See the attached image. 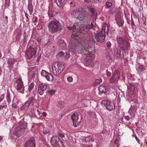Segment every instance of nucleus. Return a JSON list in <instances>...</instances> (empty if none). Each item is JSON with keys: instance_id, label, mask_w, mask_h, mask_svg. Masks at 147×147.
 Wrapping results in <instances>:
<instances>
[{"instance_id": "obj_63", "label": "nucleus", "mask_w": 147, "mask_h": 147, "mask_svg": "<svg viewBox=\"0 0 147 147\" xmlns=\"http://www.w3.org/2000/svg\"><path fill=\"white\" fill-rule=\"evenodd\" d=\"M135 124L136 125V127H137V123L136 122L135 123Z\"/></svg>"}, {"instance_id": "obj_9", "label": "nucleus", "mask_w": 147, "mask_h": 147, "mask_svg": "<svg viewBox=\"0 0 147 147\" xmlns=\"http://www.w3.org/2000/svg\"><path fill=\"white\" fill-rule=\"evenodd\" d=\"M18 124L19 127L16 128L14 133V135L18 137L20 136L21 132L24 131L26 127L24 123L21 121L19 122Z\"/></svg>"}, {"instance_id": "obj_61", "label": "nucleus", "mask_w": 147, "mask_h": 147, "mask_svg": "<svg viewBox=\"0 0 147 147\" xmlns=\"http://www.w3.org/2000/svg\"><path fill=\"white\" fill-rule=\"evenodd\" d=\"M7 99H8L9 98V94H7Z\"/></svg>"}, {"instance_id": "obj_1", "label": "nucleus", "mask_w": 147, "mask_h": 147, "mask_svg": "<svg viewBox=\"0 0 147 147\" xmlns=\"http://www.w3.org/2000/svg\"><path fill=\"white\" fill-rule=\"evenodd\" d=\"M71 41H70L69 44V50L74 53H83L85 55H88L85 59V65L89 67H92L94 65V55L93 54L89 55L90 53L88 51L84 50L83 45L78 41L74 42V45L72 47L71 45Z\"/></svg>"}, {"instance_id": "obj_12", "label": "nucleus", "mask_w": 147, "mask_h": 147, "mask_svg": "<svg viewBox=\"0 0 147 147\" xmlns=\"http://www.w3.org/2000/svg\"><path fill=\"white\" fill-rule=\"evenodd\" d=\"M79 114L77 112L75 113L71 116L72 120L73 125L76 127L80 123V121H78Z\"/></svg>"}, {"instance_id": "obj_57", "label": "nucleus", "mask_w": 147, "mask_h": 147, "mask_svg": "<svg viewBox=\"0 0 147 147\" xmlns=\"http://www.w3.org/2000/svg\"><path fill=\"white\" fill-rule=\"evenodd\" d=\"M37 113V114L39 115H40V111L39 109H37V111H36Z\"/></svg>"}, {"instance_id": "obj_10", "label": "nucleus", "mask_w": 147, "mask_h": 147, "mask_svg": "<svg viewBox=\"0 0 147 147\" xmlns=\"http://www.w3.org/2000/svg\"><path fill=\"white\" fill-rule=\"evenodd\" d=\"M17 89L19 92L23 94L24 92V86L23 82L21 78H19L17 80Z\"/></svg>"}, {"instance_id": "obj_58", "label": "nucleus", "mask_w": 147, "mask_h": 147, "mask_svg": "<svg viewBox=\"0 0 147 147\" xmlns=\"http://www.w3.org/2000/svg\"><path fill=\"white\" fill-rule=\"evenodd\" d=\"M97 1V0H91V2L92 3H95Z\"/></svg>"}, {"instance_id": "obj_25", "label": "nucleus", "mask_w": 147, "mask_h": 147, "mask_svg": "<svg viewBox=\"0 0 147 147\" xmlns=\"http://www.w3.org/2000/svg\"><path fill=\"white\" fill-rule=\"evenodd\" d=\"M34 83L32 82L30 84H28V90L29 91L28 94H30V92L32 90L34 86Z\"/></svg>"}, {"instance_id": "obj_38", "label": "nucleus", "mask_w": 147, "mask_h": 147, "mask_svg": "<svg viewBox=\"0 0 147 147\" xmlns=\"http://www.w3.org/2000/svg\"><path fill=\"white\" fill-rule=\"evenodd\" d=\"M35 67H31L29 69L30 71H32L34 74V72H35Z\"/></svg>"}, {"instance_id": "obj_64", "label": "nucleus", "mask_w": 147, "mask_h": 147, "mask_svg": "<svg viewBox=\"0 0 147 147\" xmlns=\"http://www.w3.org/2000/svg\"><path fill=\"white\" fill-rule=\"evenodd\" d=\"M2 138H3L2 137L0 136V140H1Z\"/></svg>"}, {"instance_id": "obj_40", "label": "nucleus", "mask_w": 147, "mask_h": 147, "mask_svg": "<svg viewBox=\"0 0 147 147\" xmlns=\"http://www.w3.org/2000/svg\"><path fill=\"white\" fill-rule=\"evenodd\" d=\"M106 6L107 8H109L112 6V4L111 3L107 2L106 3Z\"/></svg>"}, {"instance_id": "obj_18", "label": "nucleus", "mask_w": 147, "mask_h": 147, "mask_svg": "<svg viewBox=\"0 0 147 147\" xmlns=\"http://www.w3.org/2000/svg\"><path fill=\"white\" fill-rule=\"evenodd\" d=\"M98 90L99 92L106 94L108 90V87L106 86L101 85L99 87Z\"/></svg>"}, {"instance_id": "obj_24", "label": "nucleus", "mask_w": 147, "mask_h": 147, "mask_svg": "<svg viewBox=\"0 0 147 147\" xmlns=\"http://www.w3.org/2000/svg\"><path fill=\"white\" fill-rule=\"evenodd\" d=\"M145 68L142 65H140L137 69L138 71V73L140 74L142 72H143L145 70Z\"/></svg>"}, {"instance_id": "obj_11", "label": "nucleus", "mask_w": 147, "mask_h": 147, "mask_svg": "<svg viewBox=\"0 0 147 147\" xmlns=\"http://www.w3.org/2000/svg\"><path fill=\"white\" fill-rule=\"evenodd\" d=\"M85 140L83 141L82 145L84 146V147H92L91 146L88 145L89 142H92L94 141V137L92 136H90L86 137V138H84V140Z\"/></svg>"}, {"instance_id": "obj_27", "label": "nucleus", "mask_w": 147, "mask_h": 147, "mask_svg": "<svg viewBox=\"0 0 147 147\" xmlns=\"http://www.w3.org/2000/svg\"><path fill=\"white\" fill-rule=\"evenodd\" d=\"M61 55L63 56L65 59H68L69 57L70 54L68 52H66L65 53H63L62 52H61Z\"/></svg>"}, {"instance_id": "obj_54", "label": "nucleus", "mask_w": 147, "mask_h": 147, "mask_svg": "<svg viewBox=\"0 0 147 147\" xmlns=\"http://www.w3.org/2000/svg\"><path fill=\"white\" fill-rule=\"evenodd\" d=\"M85 2L87 3L91 2V0H84Z\"/></svg>"}, {"instance_id": "obj_53", "label": "nucleus", "mask_w": 147, "mask_h": 147, "mask_svg": "<svg viewBox=\"0 0 147 147\" xmlns=\"http://www.w3.org/2000/svg\"><path fill=\"white\" fill-rule=\"evenodd\" d=\"M42 114L43 116L44 117H46L47 115V113L45 111L43 112L42 113Z\"/></svg>"}, {"instance_id": "obj_20", "label": "nucleus", "mask_w": 147, "mask_h": 147, "mask_svg": "<svg viewBox=\"0 0 147 147\" xmlns=\"http://www.w3.org/2000/svg\"><path fill=\"white\" fill-rule=\"evenodd\" d=\"M33 99V97L30 98L26 102L24 105L22 107L21 109H22L25 107H28Z\"/></svg>"}, {"instance_id": "obj_41", "label": "nucleus", "mask_w": 147, "mask_h": 147, "mask_svg": "<svg viewBox=\"0 0 147 147\" xmlns=\"http://www.w3.org/2000/svg\"><path fill=\"white\" fill-rule=\"evenodd\" d=\"M89 9V8L87 6H84V8H83L82 10V12H83V11H87Z\"/></svg>"}, {"instance_id": "obj_32", "label": "nucleus", "mask_w": 147, "mask_h": 147, "mask_svg": "<svg viewBox=\"0 0 147 147\" xmlns=\"http://www.w3.org/2000/svg\"><path fill=\"white\" fill-rule=\"evenodd\" d=\"M28 8L30 11H32L33 10V6L31 3H29L28 4Z\"/></svg>"}, {"instance_id": "obj_59", "label": "nucleus", "mask_w": 147, "mask_h": 147, "mask_svg": "<svg viewBox=\"0 0 147 147\" xmlns=\"http://www.w3.org/2000/svg\"><path fill=\"white\" fill-rule=\"evenodd\" d=\"M142 18H143V20L144 21H146V17H144V16H143L142 17Z\"/></svg>"}, {"instance_id": "obj_46", "label": "nucleus", "mask_w": 147, "mask_h": 147, "mask_svg": "<svg viewBox=\"0 0 147 147\" xmlns=\"http://www.w3.org/2000/svg\"><path fill=\"white\" fill-rule=\"evenodd\" d=\"M119 141L117 140H116L115 141V144L117 145V147H118L119 146Z\"/></svg>"}, {"instance_id": "obj_6", "label": "nucleus", "mask_w": 147, "mask_h": 147, "mask_svg": "<svg viewBox=\"0 0 147 147\" xmlns=\"http://www.w3.org/2000/svg\"><path fill=\"white\" fill-rule=\"evenodd\" d=\"M102 105L105 106L106 109L109 111H112L115 108V105L112 101H110L108 100H102L101 103Z\"/></svg>"}, {"instance_id": "obj_5", "label": "nucleus", "mask_w": 147, "mask_h": 147, "mask_svg": "<svg viewBox=\"0 0 147 147\" xmlns=\"http://www.w3.org/2000/svg\"><path fill=\"white\" fill-rule=\"evenodd\" d=\"M51 140V142L54 147H65L63 142L58 136H53Z\"/></svg>"}, {"instance_id": "obj_3", "label": "nucleus", "mask_w": 147, "mask_h": 147, "mask_svg": "<svg viewBox=\"0 0 147 147\" xmlns=\"http://www.w3.org/2000/svg\"><path fill=\"white\" fill-rule=\"evenodd\" d=\"M48 27L49 31L52 34L60 31L62 26L59 21L54 19L49 22Z\"/></svg>"}, {"instance_id": "obj_4", "label": "nucleus", "mask_w": 147, "mask_h": 147, "mask_svg": "<svg viewBox=\"0 0 147 147\" xmlns=\"http://www.w3.org/2000/svg\"><path fill=\"white\" fill-rule=\"evenodd\" d=\"M52 71L53 74L58 76L63 71L64 68L63 65L60 63H56L52 67Z\"/></svg>"}, {"instance_id": "obj_47", "label": "nucleus", "mask_w": 147, "mask_h": 147, "mask_svg": "<svg viewBox=\"0 0 147 147\" xmlns=\"http://www.w3.org/2000/svg\"><path fill=\"white\" fill-rule=\"evenodd\" d=\"M131 26H133L135 24L134 23V21L132 17H131Z\"/></svg>"}, {"instance_id": "obj_60", "label": "nucleus", "mask_w": 147, "mask_h": 147, "mask_svg": "<svg viewBox=\"0 0 147 147\" xmlns=\"http://www.w3.org/2000/svg\"><path fill=\"white\" fill-rule=\"evenodd\" d=\"M6 106H7V105H5V106H1L0 107V109H1V108L5 107H6Z\"/></svg>"}, {"instance_id": "obj_7", "label": "nucleus", "mask_w": 147, "mask_h": 147, "mask_svg": "<svg viewBox=\"0 0 147 147\" xmlns=\"http://www.w3.org/2000/svg\"><path fill=\"white\" fill-rule=\"evenodd\" d=\"M127 86L128 90L126 93L127 96L129 98L134 97L136 94L134 91V84L133 83H130L127 85Z\"/></svg>"}, {"instance_id": "obj_28", "label": "nucleus", "mask_w": 147, "mask_h": 147, "mask_svg": "<svg viewBox=\"0 0 147 147\" xmlns=\"http://www.w3.org/2000/svg\"><path fill=\"white\" fill-rule=\"evenodd\" d=\"M45 77L48 81H52L53 80L52 76L49 73H48Z\"/></svg>"}, {"instance_id": "obj_49", "label": "nucleus", "mask_w": 147, "mask_h": 147, "mask_svg": "<svg viewBox=\"0 0 147 147\" xmlns=\"http://www.w3.org/2000/svg\"><path fill=\"white\" fill-rule=\"evenodd\" d=\"M37 20V18L36 17H34L33 19V20L34 22H35Z\"/></svg>"}, {"instance_id": "obj_56", "label": "nucleus", "mask_w": 147, "mask_h": 147, "mask_svg": "<svg viewBox=\"0 0 147 147\" xmlns=\"http://www.w3.org/2000/svg\"><path fill=\"white\" fill-rule=\"evenodd\" d=\"M135 138L136 140L139 143H139V139H138V138L136 136H135Z\"/></svg>"}, {"instance_id": "obj_35", "label": "nucleus", "mask_w": 147, "mask_h": 147, "mask_svg": "<svg viewBox=\"0 0 147 147\" xmlns=\"http://www.w3.org/2000/svg\"><path fill=\"white\" fill-rule=\"evenodd\" d=\"M49 93L52 95H54L55 92V90H49L48 91Z\"/></svg>"}, {"instance_id": "obj_14", "label": "nucleus", "mask_w": 147, "mask_h": 147, "mask_svg": "<svg viewBox=\"0 0 147 147\" xmlns=\"http://www.w3.org/2000/svg\"><path fill=\"white\" fill-rule=\"evenodd\" d=\"M119 73L117 71H115L109 80V82L111 83L116 82L117 80L119 78Z\"/></svg>"}, {"instance_id": "obj_16", "label": "nucleus", "mask_w": 147, "mask_h": 147, "mask_svg": "<svg viewBox=\"0 0 147 147\" xmlns=\"http://www.w3.org/2000/svg\"><path fill=\"white\" fill-rule=\"evenodd\" d=\"M47 85L43 83L39 84L38 88V92L40 95H41L44 92V91L47 88Z\"/></svg>"}, {"instance_id": "obj_51", "label": "nucleus", "mask_w": 147, "mask_h": 147, "mask_svg": "<svg viewBox=\"0 0 147 147\" xmlns=\"http://www.w3.org/2000/svg\"><path fill=\"white\" fill-rule=\"evenodd\" d=\"M106 74H107V76H109L111 75V73L110 72H109L108 71H107V73H106Z\"/></svg>"}, {"instance_id": "obj_29", "label": "nucleus", "mask_w": 147, "mask_h": 147, "mask_svg": "<svg viewBox=\"0 0 147 147\" xmlns=\"http://www.w3.org/2000/svg\"><path fill=\"white\" fill-rule=\"evenodd\" d=\"M59 43H60V46L61 48H64L66 47V43L65 42L64 40H61L60 41Z\"/></svg>"}, {"instance_id": "obj_43", "label": "nucleus", "mask_w": 147, "mask_h": 147, "mask_svg": "<svg viewBox=\"0 0 147 147\" xmlns=\"http://www.w3.org/2000/svg\"><path fill=\"white\" fill-rule=\"evenodd\" d=\"M130 115V117L131 118H134L135 117V113H129Z\"/></svg>"}, {"instance_id": "obj_34", "label": "nucleus", "mask_w": 147, "mask_h": 147, "mask_svg": "<svg viewBox=\"0 0 147 147\" xmlns=\"http://www.w3.org/2000/svg\"><path fill=\"white\" fill-rule=\"evenodd\" d=\"M80 12V11H73V13L72 14V15L74 17H76L79 14Z\"/></svg>"}, {"instance_id": "obj_48", "label": "nucleus", "mask_w": 147, "mask_h": 147, "mask_svg": "<svg viewBox=\"0 0 147 147\" xmlns=\"http://www.w3.org/2000/svg\"><path fill=\"white\" fill-rule=\"evenodd\" d=\"M35 110H36V109H34V108L33 109L32 111H31L30 112L29 114L30 115L31 114H35Z\"/></svg>"}, {"instance_id": "obj_19", "label": "nucleus", "mask_w": 147, "mask_h": 147, "mask_svg": "<svg viewBox=\"0 0 147 147\" xmlns=\"http://www.w3.org/2000/svg\"><path fill=\"white\" fill-rule=\"evenodd\" d=\"M77 26L76 25V23L74 25L73 28L72 27H69L67 28V29L69 30H71L72 29L73 32L72 34H77V32L78 31V28H76V26Z\"/></svg>"}, {"instance_id": "obj_8", "label": "nucleus", "mask_w": 147, "mask_h": 147, "mask_svg": "<svg viewBox=\"0 0 147 147\" xmlns=\"http://www.w3.org/2000/svg\"><path fill=\"white\" fill-rule=\"evenodd\" d=\"M117 42L120 47L124 48V50L127 49L129 47V45L127 41L123 39L121 36L118 37L117 39Z\"/></svg>"}, {"instance_id": "obj_30", "label": "nucleus", "mask_w": 147, "mask_h": 147, "mask_svg": "<svg viewBox=\"0 0 147 147\" xmlns=\"http://www.w3.org/2000/svg\"><path fill=\"white\" fill-rule=\"evenodd\" d=\"M90 12L92 13V15L94 16H95L96 14V11L94 8L90 7Z\"/></svg>"}, {"instance_id": "obj_45", "label": "nucleus", "mask_w": 147, "mask_h": 147, "mask_svg": "<svg viewBox=\"0 0 147 147\" xmlns=\"http://www.w3.org/2000/svg\"><path fill=\"white\" fill-rule=\"evenodd\" d=\"M124 118L126 121H128L130 119V117L128 116H125L124 117Z\"/></svg>"}, {"instance_id": "obj_31", "label": "nucleus", "mask_w": 147, "mask_h": 147, "mask_svg": "<svg viewBox=\"0 0 147 147\" xmlns=\"http://www.w3.org/2000/svg\"><path fill=\"white\" fill-rule=\"evenodd\" d=\"M94 26V25L92 23H91L90 24H88L86 26V29H91L93 28Z\"/></svg>"}, {"instance_id": "obj_22", "label": "nucleus", "mask_w": 147, "mask_h": 147, "mask_svg": "<svg viewBox=\"0 0 147 147\" xmlns=\"http://www.w3.org/2000/svg\"><path fill=\"white\" fill-rule=\"evenodd\" d=\"M21 30H17L16 31V39L17 40H18L20 39V36H21Z\"/></svg>"}, {"instance_id": "obj_44", "label": "nucleus", "mask_w": 147, "mask_h": 147, "mask_svg": "<svg viewBox=\"0 0 147 147\" xmlns=\"http://www.w3.org/2000/svg\"><path fill=\"white\" fill-rule=\"evenodd\" d=\"M58 135L59 137H61V138H63L65 136L64 134L62 133H58Z\"/></svg>"}, {"instance_id": "obj_36", "label": "nucleus", "mask_w": 147, "mask_h": 147, "mask_svg": "<svg viewBox=\"0 0 147 147\" xmlns=\"http://www.w3.org/2000/svg\"><path fill=\"white\" fill-rule=\"evenodd\" d=\"M84 19V17L83 16H81L80 15H79L77 17L76 21H77L78 20H80L82 21Z\"/></svg>"}, {"instance_id": "obj_50", "label": "nucleus", "mask_w": 147, "mask_h": 147, "mask_svg": "<svg viewBox=\"0 0 147 147\" xmlns=\"http://www.w3.org/2000/svg\"><path fill=\"white\" fill-rule=\"evenodd\" d=\"M106 45H107V46L108 47H110L111 46V44L109 42H108L107 43Z\"/></svg>"}, {"instance_id": "obj_17", "label": "nucleus", "mask_w": 147, "mask_h": 147, "mask_svg": "<svg viewBox=\"0 0 147 147\" xmlns=\"http://www.w3.org/2000/svg\"><path fill=\"white\" fill-rule=\"evenodd\" d=\"M125 50L124 49V48H121L120 47L119 48L117 51H116L115 53V55L117 57H120L121 55H124V51L125 52Z\"/></svg>"}, {"instance_id": "obj_42", "label": "nucleus", "mask_w": 147, "mask_h": 147, "mask_svg": "<svg viewBox=\"0 0 147 147\" xmlns=\"http://www.w3.org/2000/svg\"><path fill=\"white\" fill-rule=\"evenodd\" d=\"M67 80L69 82H71L73 80V78L72 77L69 76L67 78Z\"/></svg>"}, {"instance_id": "obj_39", "label": "nucleus", "mask_w": 147, "mask_h": 147, "mask_svg": "<svg viewBox=\"0 0 147 147\" xmlns=\"http://www.w3.org/2000/svg\"><path fill=\"white\" fill-rule=\"evenodd\" d=\"M90 114V115L91 116L94 118H95L96 117V113L95 112H91L89 113Z\"/></svg>"}, {"instance_id": "obj_33", "label": "nucleus", "mask_w": 147, "mask_h": 147, "mask_svg": "<svg viewBox=\"0 0 147 147\" xmlns=\"http://www.w3.org/2000/svg\"><path fill=\"white\" fill-rule=\"evenodd\" d=\"M48 73H47L46 71L44 70H42L41 72V76L45 77L48 74Z\"/></svg>"}, {"instance_id": "obj_37", "label": "nucleus", "mask_w": 147, "mask_h": 147, "mask_svg": "<svg viewBox=\"0 0 147 147\" xmlns=\"http://www.w3.org/2000/svg\"><path fill=\"white\" fill-rule=\"evenodd\" d=\"M102 82L101 80L100 79H97L95 80V84H100Z\"/></svg>"}, {"instance_id": "obj_23", "label": "nucleus", "mask_w": 147, "mask_h": 147, "mask_svg": "<svg viewBox=\"0 0 147 147\" xmlns=\"http://www.w3.org/2000/svg\"><path fill=\"white\" fill-rule=\"evenodd\" d=\"M65 0H55V3L59 7L61 6L65 3Z\"/></svg>"}, {"instance_id": "obj_52", "label": "nucleus", "mask_w": 147, "mask_h": 147, "mask_svg": "<svg viewBox=\"0 0 147 147\" xmlns=\"http://www.w3.org/2000/svg\"><path fill=\"white\" fill-rule=\"evenodd\" d=\"M4 96L3 95H1L0 97V102L3 100Z\"/></svg>"}, {"instance_id": "obj_26", "label": "nucleus", "mask_w": 147, "mask_h": 147, "mask_svg": "<svg viewBox=\"0 0 147 147\" xmlns=\"http://www.w3.org/2000/svg\"><path fill=\"white\" fill-rule=\"evenodd\" d=\"M137 108L136 107H131L128 111L129 113H135L136 111Z\"/></svg>"}, {"instance_id": "obj_55", "label": "nucleus", "mask_w": 147, "mask_h": 147, "mask_svg": "<svg viewBox=\"0 0 147 147\" xmlns=\"http://www.w3.org/2000/svg\"><path fill=\"white\" fill-rule=\"evenodd\" d=\"M17 101H16V102H15V103L14 104H13L12 106L16 108V103H17Z\"/></svg>"}, {"instance_id": "obj_15", "label": "nucleus", "mask_w": 147, "mask_h": 147, "mask_svg": "<svg viewBox=\"0 0 147 147\" xmlns=\"http://www.w3.org/2000/svg\"><path fill=\"white\" fill-rule=\"evenodd\" d=\"M35 140L33 138H30L25 144V147H35Z\"/></svg>"}, {"instance_id": "obj_2", "label": "nucleus", "mask_w": 147, "mask_h": 147, "mask_svg": "<svg viewBox=\"0 0 147 147\" xmlns=\"http://www.w3.org/2000/svg\"><path fill=\"white\" fill-rule=\"evenodd\" d=\"M110 27L108 24H105L103 26L102 31L100 33L96 34L95 37L97 41L102 42L104 41L105 36L107 35Z\"/></svg>"}, {"instance_id": "obj_21", "label": "nucleus", "mask_w": 147, "mask_h": 147, "mask_svg": "<svg viewBox=\"0 0 147 147\" xmlns=\"http://www.w3.org/2000/svg\"><path fill=\"white\" fill-rule=\"evenodd\" d=\"M115 20L117 22V24L119 26H121L123 24L124 22L122 18L120 17L118 18L117 17L115 18Z\"/></svg>"}, {"instance_id": "obj_62", "label": "nucleus", "mask_w": 147, "mask_h": 147, "mask_svg": "<svg viewBox=\"0 0 147 147\" xmlns=\"http://www.w3.org/2000/svg\"><path fill=\"white\" fill-rule=\"evenodd\" d=\"M78 32L80 33L82 32V30H81L78 31Z\"/></svg>"}, {"instance_id": "obj_13", "label": "nucleus", "mask_w": 147, "mask_h": 147, "mask_svg": "<svg viewBox=\"0 0 147 147\" xmlns=\"http://www.w3.org/2000/svg\"><path fill=\"white\" fill-rule=\"evenodd\" d=\"M36 49L32 47H30L28 48V51L26 53L28 58L30 59L36 53Z\"/></svg>"}]
</instances>
